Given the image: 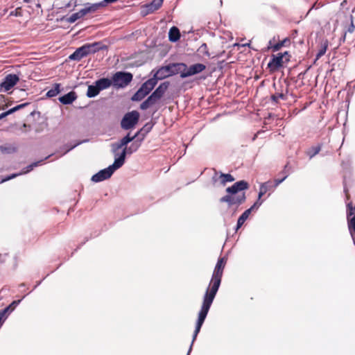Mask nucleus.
Here are the masks:
<instances>
[{"instance_id": "20", "label": "nucleus", "mask_w": 355, "mask_h": 355, "mask_svg": "<svg viewBox=\"0 0 355 355\" xmlns=\"http://www.w3.org/2000/svg\"><path fill=\"white\" fill-rule=\"evenodd\" d=\"M169 86L170 83L168 81L163 82L153 92V93L159 98H162Z\"/></svg>"}, {"instance_id": "19", "label": "nucleus", "mask_w": 355, "mask_h": 355, "mask_svg": "<svg viewBox=\"0 0 355 355\" xmlns=\"http://www.w3.org/2000/svg\"><path fill=\"white\" fill-rule=\"evenodd\" d=\"M77 98V95L75 92L71 91L69 93L60 96L58 100L63 105H70Z\"/></svg>"}, {"instance_id": "53", "label": "nucleus", "mask_w": 355, "mask_h": 355, "mask_svg": "<svg viewBox=\"0 0 355 355\" xmlns=\"http://www.w3.org/2000/svg\"><path fill=\"white\" fill-rule=\"evenodd\" d=\"M266 189H263L262 188H259V192L258 194V200H260V198L266 193Z\"/></svg>"}, {"instance_id": "18", "label": "nucleus", "mask_w": 355, "mask_h": 355, "mask_svg": "<svg viewBox=\"0 0 355 355\" xmlns=\"http://www.w3.org/2000/svg\"><path fill=\"white\" fill-rule=\"evenodd\" d=\"M87 52L85 49L84 46L76 49V50L69 56V60L80 61L83 58L87 56Z\"/></svg>"}, {"instance_id": "5", "label": "nucleus", "mask_w": 355, "mask_h": 355, "mask_svg": "<svg viewBox=\"0 0 355 355\" xmlns=\"http://www.w3.org/2000/svg\"><path fill=\"white\" fill-rule=\"evenodd\" d=\"M139 116V113L136 110L127 112L121 121V128L125 130L132 129L138 123Z\"/></svg>"}, {"instance_id": "54", "label": "nucleus", "mask_w": 355, "mask_h": 355, "mask_svg": "<svg viewBox=\"0 0 355 355\" xmlns=\"http://www.w3.org/2000/svg\"><path fill=\"white\" fill-rule=\"evenodd\" d=\"M118 0H103L101 2L103 3L104 6H106L107 4L115 3Z\"/></svg>"}, {"instance_id": "43", "label": "nucleus", "mask_w": 355, "mask_h": 355, "mask_svg": "<svg viewBox=\"0 0 355 355\" xmlns=\"http://www.w3.org/2000/svg\"><path fill=\"white\" fill-rule=\"evenodd\" d=\"M80 19L77 12L73 13L67 19V22L70 24L74 23L76 20Z\"/></svg>"}, {"instance_id": "8", "label": "nucleus", "mask_w": 355, "mask_h": 355, "mask_svg": "<svg viewBox=\"0 0 355 355\" xmlns=\"http://www.w3.org/2000/svg\"><path fill=\"white\" fill-rule=\"evenodd\" d=\"M19 78L17 74L9 73L5 76L0 85V91L7 92L12 88L19 81Z\"/></svg>"}, {"instance_id": "27", "label": "nucleus", "mask_w": 355, "mask_h": 355, "mask_svg": "<svg viewBox=\"0 0 355 355\" xmlns=\"http://www.w3.org/2000/svg\"><path fill=\"white\" fill-rule=\"evenodd\" d=\"M250 214V209H246L238 218L235 231H237L243 225Z\"/></svg>"}, {"instance_id": "59", "label": "nucleus", "mask_w": 355, "mask_h": 355, "mask_svg": "<svg viewBox=\"0 0 355 355\" xmlns=\"http://www.w3.org/2000/svg\"><path fill=\"white\" fill-rule=\"evenodd\" d=\"M282 54H283V58L285 57V56H287L288 58L286 59V61H289V59H290V57L291 55H289L288 52V51H285L284 53H282Z\"/></svg>"}, {"instance_id": "46", "label": "nucleus", "mask_w": 355, "mask_h": 355, "mask_svg": "<svg viewBox=\"0 0 355 355\" xmlns=\"http://www.w3.org/2000/svg\"><path fill=\"white\" fill-rule=\"evenodd\" d=\"M263 202V200H257L254 203V205L250 207L248 209H250V213L252 212V211L254 209H257L259 208L261 204Z\"/></svg>"}, {"instance_id": "31", "label": "nucleus", "mask_w": 355, "mask_h": 355, "mask_svg": "<svg viewBox=\"0 0 355 355\" xmlns=\"http://www.w3.org/2000/svg\"><path fill=\"white\" fill-rule=\"evenodd\" d=\"M146 96H148V94H146V93H145L141 89L139 88L130 99L132 101L139 102L143 100Z\"/></svg>"}, {"instance_id": "17", "label": "nucleus", "mask_w": 355, "mask_h": 355, "mask_svg": "<svg viewBox=\"0 0 355 355\" xmlns=\"http://www.w3.org/2000/svg\"><path fill=\"white\" fill-rule=\"evenodd\" d=\"M168 70L169 67H166V65L160 67L153 75L152 79H155V83L157 84L158 80H163L170 76Z\"/></svg>"}, {"instance_id": "63", "label": "nucleus", "mask_w": 355, "mask_h": 355, "mask_svg": "<svg viewBox=\"0 0 355 355\" xmlns=\"http://www.w3.org/2000/svg\"><path fill=\"white\" fill-rule=\"evenodd\" d=\"M73 1H74V3H73L74 6H77V0H73Z\"/></svg>"}, {"instance_id": "2", "label": "nucleus", "mask_w": 355, "mask_h": 355, "mask_svg": "<svg viewBox=\"0 0 355 355\" xmlns=\"http://www.w3.org/2000/svg\"><path fill=\"white\" fill-rule=\"evenodd\" d=\"M227 259L220 257L215 266L210 283L203 297L214 300L219 289Z\"/></svg>"}, {"instance_id": "12", "label": "nucleus", "mask_w": 355, "mask_h": 355, "mask_svg": "<svg viewBox=\"0 0 355 355\" xmlns=\"http://www.w3.org/2000/svg\"><path fill=\"white\" fill-rule=\"evenodd\" d=\"M166 67H169L168 73H170V76L180 73L181 77L182 72L187 69V64L183 62L170 63Z\"/></svg>"}, {"instance_id": "11", "label": "nucleus", "mask_w": 355, "mask_h": 355, "mask_svg": "<svg viewBox=\"0 0 355 355\" xmlns=\"http://www.w3.org/2000/svg\"><path fill=\"white\" fill-rule=\"evenodd\" d=\"M283 54H282V53L276 55H272V58L268 63V68H269L270 71L277 70L283 66Z\"/></svg>"}, {"instance_id": "33", "label": "nucleus", "mask_w": 355, "mask_h": 355, "mask_svg": "<svg viewBox=\"0 0 355 355\" xmlns=\"http://www.w3.org/2000/svg\"><path fill=\"white\" fill-rule=\"evenodd\" d=\"M85 6H86L88 12H94L96 10H98L100 8L105 7L101 1L95 3H85Z\"/></svg>"}, {"instance_id": "16", "label": "nucleus", "mask_w": 355, "mask_h": 355, "mask_svg": "<svg viewBox=\"0 0 355 355\" xmlns=\"http://www.w3.org/2000/svg\"><path fill=\"white\" fill-rule=\"evenodd\" d=\"M153 125L151 123H146L140 130H139L134 135V140L136 139H140V141H143L146 135L151 130Z\"/></svg>"}, {"instance_id": "7", "label": "nucleus", "mask_w": 355, "mask_h": 355, "mask_svg": "<svg viewBox=\"0 0 355 355\" xmlns=\"http://www.w3.org/2000/svg\"><path fill=\"white\" fill-rule=\"evenodd\" d=\"M133 141V137L130 135V133L128 132L125 136L119 139L118 141L111 144L110 146L112 154L114 155V157H116L117 151H119L122 148H125L129 143H131Z\"/></svg>"}, {"instance_id": "6", "label": "nucleus", "mask_w": 355, "mask_h": 355, "mask_svg": "<svg viewBox=\"0 0 355 355\" xmlns=\"http://www.w3.org/2000/svg\"><path fill=\"white\" fill-rule=\"evenodd\" d=\"M117 170L111 164L108 167L99 171L98 173L92 175L91 180L94 182H100L110 178L114 171Z\"/></svg>"}, {"instance_id": "58", "label": "nucleus", "mask_w": 355, "mask_h": 355, "mask_svg": "<svg viewBox=\"0 0 355 355\" xmlns=\"http://www.w3.org/2000/svg\"><path fill=\"white\" fill-rule=\"evenodd\" d=\"M275 40V37L272 38V40H270L269 42H268V49H272V46H273L274 44H272V40Z\"/></svg>"}, {"instance_id": "60", "label": "nucleus", "mask_w": 355, "mask_h": 355, "mask_svg": "<svg viewBox=\"0 0 355 355\" xmlns=\"http://www.w3.org/2000/svg\"><path fill=\"white\" fill-rule=\"evenodd\" d=\"M8 116L6 111L4 112H2L0 114V120L3 119V118L6 117Z\"/></svg>"}, {"instance_id": "26", "label": "nucleus", "mask_w": 355, "mask_h": 355, "mask_svg": "<svg viewBox=\"0 0 355 355\" xmlns=\"http://www.w3.org/2000/svg\"><path fill=\"white\" fill-rule=\"evenodd\" d=\"M100 89L94 83V85H91L88 86L86 95L88 98H94L96 96L100 93Z\"/></svg>"}, {"instance_id": "39", "label": "nucleus", "mask_w": 355, "mask_h": 355, "mask_svg": "<svg viewBox=\"0 0 355 355\" xmlns=\"http://www.w3.org/2000/svg\"><path fill=\"white\" fill-rule=\"evenodd\" d=\"M355 216V206H353L352 202L347 204V218Z\"/></svg>"}, {"instance_id": "30", "label": "nucleus", "mask_w": 355, "mask_h": 355, "mask_svg": "<svg viewBox=\"0 0 355 355\" xmlns=\"http://www.w3.org/2000/svg\"><path fill=\"white\" fill-rule=\"evenodd\" d=\"M321 148L322 144H318L317 146H312L306 150V154L307 155V156H309V159H311L314 156L319 153V152L321 150Z\"/></svg>"}, {"instance_id": "9", "label": "nucleus", "mask_w": 355, "mask_h": 355, "mask_svg": "<svg viewBox=\"0 0 355 355\" xmlns=\"http://www.w3.org/2000/svg\"><path fill=\"white\" fill-rule=\"evenodd\" d=\"M206 69V66L202 63H196L191 65L189 68L187 66V69L181 74L182 78H185L191 76L198 74Z\"/></svg>"}, {"instance_id": "36", "label": "nucleus", "mask_w": 355, "mask_h": 355, "mask_svg": "<svg viewBox=\"0 0 355 355\" xmlns=\"http://www.w3.org/2000/svg\"><path fill=\"white\" fill-rule=\"evenodd\" d=\"M327 47H328V41L325 40L322 44L320 50L317 53L315 60H318L320 58H321L323 55L325 54Z\"/></svg>"}, {"instance_id": "3", "label": "nucleus", "mask_w": 355, "mask_h": 355, "mask_svg": "<svg viewBox=\"0 0 355 355\" xmlns=\"http://www.w3.org/2000/svg\"><path fill=\"white\" fill-rule=\"evenodd\" d=\"M213 302L214 300L203 297L202 304L198 313V320L196 321L195 330L193 331V334L196 335L199 334Z\"/></svg>"}, {"instance_id": "1", "label": "nucleus", "mask_w": 355, "mask_h": 355, "mask_svg": "<svg viewBox=\"0 0 355 355\" xmlns=\"http://www.w3.org/2000/svg\"><path fill=\"white\" fill-rule=\"evenodd\" d=\"M248 188L249 184L248 182L245 180L238 181L226 189L225 191L228 194L220 198V202H226L229 207L235 205L237 208L246 200L245 193L244 192H240Z\"/></svg>"}, {"instance_id": "24", "label": "nucleus", "mask_w": 355, "mask_h": 355, "mask_svg": "<svg viewBox=\"0 0 355 355\" xmlns=\"http://www.w3.org/2000/svg\"><path fill=\"white\" fill-rule=\"evenodd\" d=\"M95 83L97 85L101 91L107 89L112 85V80L107 78H102L97 80Z\"/></svg>"}, {"instance_id": "38", "label": "nucleus", "mask_w": 355, "mask_h": 355, "mask_svg": "<svg viewBox=\"0 0 355 355\" xmlns=\"http://www.w3.org/2000/svg\"><path fill=\"white\" fill-rule=\"evenodd\" d=\"M44 159H41L37 162H35L31 163V164L28 165L25 168L24 173H27L33 170V168L36 166H38L42 164V163L44 162Z\"/></svg>"}, {"instance_id": "34", "label": "nucleus", "mask_w": 355, "mask_h": 355, "mask_svg": "<svg viewBox=\"0 0 355 355\" xmlns=\"http://www.w3.org/2000/svg\"><path fill=\"white\" fill-rule=\"evenodd\" d=\"M164 0H153L149 5L147 6L148 10L153 12L159 9L162 3Z\"/></svg>"}, {"instance_id": "13", "label": "nucleus", "mask_w": 355, "mask_h": 355, "mask_svg": "<svg viewBox=\"0 0 355 355\" xmlns=\"http://www.w3.org/2000/svg\"><path fill=\"white\" fill-rule=\"evenodd\" d=\"M25 296L26 295H24L21 300H14L9 306L0 311V324H2L6 319L7 316L6 315L8 314V313H10L12 312L20 304Z\"/></svg>"}, {"instance_id": "32", "label": "nucleus", "mask_w": 355, "mask_h": 355, "mask_svg": "<svg viewBox=\"0 0 355 355\" xmlns=\"http://www.w3.org/2000/svg\"><path fill=\"white\" fill-rule=\"evenodd\" d=\"M17 150V147L10 144L0 146V151L3 154H12L16 153Z\"/></svg>"}, {"instance_id": "35", "label": "nucleus", "mask_w": 355, "mask_h": 355, "mask_svg": "<svg viewBox=\"0 0 355 355\" xmlns=\"http://www.w3.org/2000/svg\"><path fill=\"white\" fill-rule=\"evenodd\" d=\"M221 184L225 185L227 182H232L234 181V178L230 173H220Z\"/></svg>"}, {"instance_id": "47", "label": "nucleus", "mask_w": 355, "mask_h": 355, "mask_svg": "<svg viewBox=\"0 0 355 355\" xmlns=\"http://www.w3.org/2000/svg\"><path fill=\"white\" fill-rule=\"evenodd\" d=\"M77 13L78 14L79 17L82 18L89 12L86 6H85V8L80 10L78 12H77Z\"/></svg>"}, {"instance_id": "42", "label": "nucleus", "mask_w": 355, "mask_h": 355, "mask_svg": "<svg viewBox=\"0 0 355 355\" xmlns=\"http://www.w3.org/2000/svg\"><path fill=\"white\" fill-rule=\"evenodd\" d=\"M200 53H202L203 55L209 57L210 54L208 51V47L207 44L203 43L198 49V50Z\"/></svg>"}, {"instance_id": "29", "label": "nucleus", "mask_w": 355, "mask_h": 355, "mask_svg": "<svg viewBox=\"0 0 355 355\" xmlns=\"http://www.w3.org/2000/svg\"><path fill=\"white\" fill-rule=\"evenodd\" d=\"M60 84L55 83L53 85V87L46 92V96L48 98L55 97L60 92Z\"/></svg>"}, {"instance_id": "64", "label": "nucleus", "mask_w": 355, "mask_h": 355, "mask_svg": "<svg viewBox=\"0 0 355 355\" xmlns=\"http://www.w3.org/2000/svg\"><path fill=\"white\" fill-rule=\"evenodd\" d=\"M70 6H71V3L69 2V3H67V4L66 5V7H67V8H69V7H70Z\"/></svg>"}, {"instance_id": "55", "label": "nucleus", "mask_w": 355, "mask_h": 355, "mask_svg": "<svg viewBox=\"0 0 355 355\" xmlns=\"http://www.w3.org/2000/svg\"><path fill=\"white\" fill-rule=\"evenodd\" d=\"M23 128L24 129V130H23L24 132H29V131H31V125H28V124H26V123H24V124H23Z\"/></svg>"}, {"instance_id": "40", "label": "nucleus", "mask_w": 355, "mask_h": 355, "mask_svg": "<svg viewBox=\"0 0 355 355\" xmlns=\"http://www.w3.org/2000/svg\"><path fill=\"white\" fill-rule=\"evenodd\" d=\"M288 167V164H286L285 166H284V170L282 171V173L284 174V176L281 178V179H275L274 180L273 184H274V186L275 187V188L279 184H281L282 182H284L286 178L288 177V173L286 171V168Z\"/></svg>"}, {"instance_id": "51", "label": "nucleus", "mask_w": 355, "mask_h": 355, "mask_svg": "<svg viewBox=\"0 0 355 355\" xmlns=\"http://www.w3.org/2000/svg\"><path fill=\"white\" fill-rule=\"evenodd\" d=\"M29 104H30V103L26 102V103L16 105L15 107H16L17 111H18L22 108H24L25 107L28 106Z\"/></svg>"}, {"instance_id": "45", "label": "nucleus", "mask_w": 355, "mask_h": 355, "mask_svg": "<svg viewBox=\"0 0 355 355\" xmlns=\"http://www.w3.org/2000/svg\"><path fill=\"white\" fill-rule=\"evenodd\" d=\"M350 19H351V24L349 26V27L347 28V30L345 31L346 33H352L355 29V26L353 22V16L352 15L350 16Z\"/></svg>"}, {"instance_id": "22", "label": "nucleus", "mask_w": 355, "mask_h": 355, "mask_svg": "<svg viewBox=\"0 0 355 355\" xmlns=\"http://www.w3.org/2000/svg\"><path fill=\"white\" fill-rule=\"evenodd\" d=\"M180 38V32L178 27L172 26L168 32V40L171 42H176Z\"/></svg>"}, {"instance_id": "57", "label": "nucleus", "mask_w": 355, "mask_h": 355, "mask_svg": "<svg viewBox=\"0 0 355 355\" xmlns=\"http://www.w3.org/2000/svg\"><path fill=\"white\" fill-rule=\"evenodd\" d=\"M346 32H344L343 35L339 40V44L340 45L342 43H344L346 40Z\"/></svg>"}, {"instance_id": "37", "label": "nucleus", "mask_w": 355, "mask_h": 355, "mask_svg": "<svg viewBox=\"0 0 355 355\" xmlns=\"http://www.w3.org/2000/svg\"><path fill=\"white\" fill-rule=\"evenodd\" d=\"M270 99L273 103H278L279 99L286 101L287 99V96L283 93H276L270 96Z\"/></svg>"}, {"instance_id": "48", "label": "nucleus", "mask_w": 355, "mask_h": 355, "mask_svg": "<svg viewBox=\"0 0 355 355\" xmlns=\"http://www.w3.org/2000/svg\"><path fill=\"white\" fill-rule=\"evenodd\" d=\"M197 336L198 335H196L195 334H193L192 341H191V345L189 347V349L188 350V352H187V355H190V353H191V352L192 350V347H193V343L196 340V339L197 338Z\"/></svg>"}, {"instance_id": "62", "label": "nucleus", "mask_w": 355, "mask_h": 355, "mask_svg": "<svg viewBox=\"0 0 355 355\" xmlns=\"http://www.w3.org/2000/svg\"><path fill=\"white\" fill-rule=\"evenodd\" d=\"M31 1L32 0H24V2L26 3H31Z\"/></svg>"}, {"instance_id": "50", "label": "nucleus", "mask_w": 355, "mask_h": 355, "mask_svg": "<svg viewBox=\"0 0 355 355\" xmlns=\"http://www.w3.org/2000/svg\"><path fill=\"white\" fill-rule=\"evenodd\" d=\"M279 42L282 45V46H286L288 44H290V40L288 37H286Z\"/></svg>"}, {"instance_id": "4", "label": "nucleus", "mask_w": 355, "mask_h": 355, "mask_svg": "<svg viewBox=\"0 0 355 355\" xmlns=\"http://www.w3.org/2000/svg\"><path fill=\"white\" fill-rule=\"evenodd\" d=\"M132 78L133 76L130 72L117 71L112 76V82L114 87L124 88L131 83Z\"/></svg>"}, {"instance_id": "49", "label": "nucleus", "mask_w": 355, "mask_h": 355, "mask_svg": "<svg viewBox=\"0 0 355 355\" xmlns=\"http://www.w3.org/2000/svg\"><path fill=\"white\" fill-rule=\"evenodd\" d=\"M282 47V46L280 42H278V43L274 44L273 46H272V49L274 52H275V51H278Z\"/></svg>"}, {"instance_id": "41", "label": "nucleus", "mask_w": 355, "mask_h": 355, "mask_svg": "<svg viewBox=\"0 0 355 355\" xmlns=\"http://www.w3.org/2000/svg\"><path fill=\"white\" fill-rule=\"evenodd\" d=\"M260 187L262 188L263 189H265L266 192L272 191V189H274L275 188V187L274 186V184L272 181H267L266 182L262 183L260 185Z\"/></svg>"}, {"instance_id": "44", "label": "nucleus", "mask_w": 355, "mask_h": 355, "mask_svg": "<svg viewBox=\"0 0 355 355\" xmlns=\"http://www.w3.org/2000/svg\"><path fill=\"white\" fill-rule=\"evenodd\" d=\"M10 16H15V17H21L22 16V12L21 10V8H17L15 10L11 11L10 12Z\"/></svg>"}, {"instance_id": "52", "label": "nucleus", "mask_w": 355, "mask_h": 355, "mask_svg": "<svg viewBox=\"0 0 355 355\" xmlns=\"http://www.w3.org/2000/svg\"><path fill=\"white\" fill-rule=\"evenodd\" d=\"M18 175L19 174L15 173V174H12L10 175H8V176L6 177L4 179H3L2 182L10 180L17 177Z\"/></svg>"}, {"instance_id": "28", "label": "nucleus", "mask_w": 355, "mask_h": 355, "mask_svg": "<svg viewBox=\"0 0 355 355\" xmlns=\"http://www.w3.org/2000/svg\"><path fill=\"white\" fill-rule=\"evenodd\" d=\"M347 219V225L349 233L353 241H355V216Z\"/></svg>"}, {"instance_id": "23", "label": "nucleus", "mask_w": 355, "mask_h": 355, "mask_svg": "<svg viewBox=\"0 0 355 355\" xmlns=\"http://www.w3.org/2000/svg\"><path fill=\"white\" fill-rule=\"evenodd\" d=\"M87 141V139H85V140H83V141H78L73 144H67L65 145H64L62 147L60 148V151L61 152V156L67 154L68 152H69L70 150H73V148H75L76 146H78V145L84 143V142H86Z\"/></svg>"}, {"instance_id": "21", "label": "nucleus", "mask_w": 355, "mask_h": 355, "mask_svg": "<svg viewBox=\"0 0 355 355\" xmlns=\"http://www.w3.org/2000/svg\"><path fill=\"white\" fill-rule=\"evenodd\" d=\"M156 85L157 83H155V79H152V78H150L142 83L139 88L148 95L155 88Z\"/></svg>"}, {"instance_id": "10", "label": "nucleus", "mask_w": 355, "mask_h": 355, "mask_svg": "<svg viewBox=\"0 0 355 355\" xmlns=\"http://www.w3.org/2000/svg\"><path fill=\"white\" fill-rule=\"evenodd\" d=\"M87 55L94 54L99 51L107 49V46L103 44L102 42H95L94 43H87L84 45Z\"/></svg>"}, {"instance_id": "61", "label": "nucleus", "mask_w": 355, "mask_h": 355, "mask_svg": "<svg viewBox=\"0 0 355 355\" xmlns=\"http://www.w3.org/2000/svg\"><path fill=\"white\" fill-rule=\"evenodd\" d=\"M41 282H42L41 281L37 282V284L35 286L33 289H35L37 286H38L41 284Z\"/></svg>"}, {"instance_id": "56", "label": "nucleus", "mask_w": 355, "mask_h": 355, "mask_svg": "<svg viewBox=\"0 0 355 355\" xmlns=\"http://www.w3.org/2000/svg\"><path fill=\"white\" fill-rule=\"evenodd\" d=\"M17 112V109H16V107L15 106V107H13L10 108V109H9L8 110H7V111H6V113H7V114H8V115H10V114H13V113H14V112Z\"/></svg>"}, {"instance_id": "15", "label": "nucleus", "mask_w": 355, "mask_h": 355, "mask_svg": "<svg viewBox=\"0 0 355 355\" xmlns=\"http://www.w3.org/2000/svg\"><path fill=\"white\" fill-rule=\"evenodd\" d=\"M158 96H155L153 92L147 97V98L143 101L139 108L141 110H146L148 108L153 106L154 105L157 104L158 101L160 100Z\"/></svg>"}, {"instance_id": "25", "label": "nucleus", "mask_w": 355, "mask_h": 355, "mask_svg": "<svg viewBox=\"0 0 355 355\" xmlns=\"http://www.w3.org/2000/svg\"><path fill=\"white\" fill-rule=\"evenodd\" d=\"M142 141H140V139H136L133 141H132L131 144L129 146H125V148L127 151L128 152V155H130L133 154L134 153L137 152L139 147L141 146Z\"/></svg>"}, {"instance_id": "14", "label": "nucleus", "mask_w": 355, "mask_h": 355, "mask_svg": "<svg viewBox=\"0 0 355 355\" xmlns=\"http://www.w3.org/2000/svg\"><path fill=\"white\" fill-rule=\"evenodd\" d=\"M127 150L125 148H123L121 153L117 151L116 156L114 157V161L112 164L115 168L119 169L124 164L126 156L128 155Z\"/></svg>"}]
</instances>
